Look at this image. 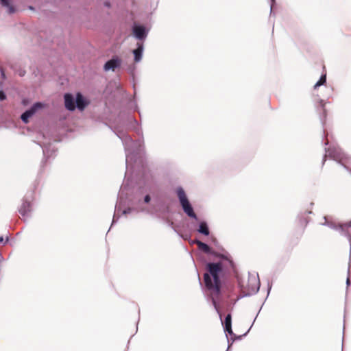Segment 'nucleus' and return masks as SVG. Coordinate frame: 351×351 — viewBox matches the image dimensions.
Wrapping results in <instances>:
<instances>
[{"label":"nucleus","mask_w":351,"mask_h":351,"mask_svg":"<svg viewBox=\"0 0 351 351\" xmlns=\"http://www.w3.org/2000/svg\"><path fill=\"white\" fill-rule=\"evenodd\" d=\"M130 121L135 125V126L133 127L134 131L143 138V130L139 122L134 117H130ZM114 133L121 141L124 147L126 167L125 177L128 170L130 169H132L134 164L136 162L138 156L141 152V147L143 143V139L134 141L126 132L117 128H115Z\"/></svg>","instance_id":"f257e3e1"},{"label":"nucleus","mask_w":351,"mask_h":351,"mask_svg":"<svg viewBox=\"0 0 351 351\" xmlns=\"http://www.w3.org/2000/svg\"><path fill=\"white\" fill-rule=\"evenodd\" d=\"M219 261L217 262H208L206 264V272L204 274V286L206 289L213 292L217 296L221 293L222 282L221 278L223 276L224 265L222 261H227L232 269H234L233 260L227 254H220Z\"/></svg>","instance_id":"f03ea898"},{"label":"nucleus","mask_w":351,"mask_h":351,"mask_svg":"<svg viewBox=\"0 0 351 351\" xmlns=\"http://www.w3.org/2000/svg\"><path fill=\"white\" fill-rule=\"evenodd\" d=\"M176 194L183 213L190 219L198 221L196 229L197 232L204 237L210 236V231L208 222L206 220L199 221L194 208L184 189L182 186H178L176 189Z\"/></svg>","instance_id":"7ed1b4c3"},{"label":"nucleus","mask_w":351,"mask_h":351,"mask_svg":"<svg viewBox=\"0 0 351 351\" xmlns=\"http://www.w3.org/2000/svg\"><path fill=\"white\" fill-rule=\"evenodd\" d=\"M212 303H213V305L215 309V311H217V313H218L219 317H220V319H221V324L223 326V330L226 333V337L227 338V341H228V348H227V350L228 351L230 347V346L232 345V342L235 340V339H241L242 338L243 336H245L248 332L250 330L251 328L252 327L257 316L258 315L261 308H262V306L261 307V308L259 309L258 312L257 313L256 317H254V321L251 325V326L250 327V328L247 330L246 332H245L243 335H241V336H237L232 331V315L230 313H228L226 315L224 320L222 319V317H221V313L219 310V305L216 301V300L214 298H212Z\"/></svg>","instance_id":"20e7f679"},{"label":"nucleus","mask_w":351,"mask_h":351,"mask_svg":"<svg viewBox=\"0 0 351 351\" xmlns=\"http://www.w3.org/2000/svg\"><path fill=\"white\" fill-rule=\"evenodd\" d=\"M130 191V186L128 183H123L119 189L118 193L117 202L114 207V213L112 220L111 226L108 229V232L110 231L111 227L117 223L121 215H126L127 214L131 213L134 211L135 209L131 207H128L122 210L124 206L125 199H129V193Z\"/></svg>","instance_id":"39448f33"},{"label":"nucleus","mask_w":351,"mask_h":351,"mask_svg":"<svg viewBox=\"0 0 351 351\" xmlns=\"http://www.w3.org/2000/svg\"><path fill=\"white\" fill-rule=\"evenodd\" d=\"M327 157L340 164L351 173V156L346 154L339 145L332 144L328 147H325L322 165H324Z\"/></svg>","instance_id":"423d86ee"},{"label":"nucleus","mask_w":351,"mask_h":351,"mask_svg":"<svg viewBox=\"0 0 351 351\" xmlns=\"http://www.w3.org/2000/svg\"><path fill=\"white\" fill-rule=\"evenodd\" d=\"M64 103L68 111L73 112L77 109L82 112L89 105L90 101L81 92H77L75 95L66 93L64 95Z\"/></svg>","instance_id":"0eeeda50"},{"label":"nucleus","mask_w":351,"mask_h":351,"mask_svg":"<svg viewBox=\"0 0 351 351\" xmlns=\"http://www.w3.org/2000/svg\"><path fill=\"white\" fill-rule=\"evenodd\" d=\"M36 188V184H34V189L28 191L22 199L21 204L18 208L19 213L25 222L32 217L33 211V203L35 199L34 190Z\"/></svg>","instance_id":"6e6552de"},{"label":"nucleus","mask_w":351,"mask_h":351,"mask_svg":"<svg viewBox=\"0 0 351 351\" xmlns=\"http://www.w3.org/2000/svg\"><path fill=\"white\" fill-rule=\"evenodd\" d=\"M324 222L321 224L339 232L341 235L348 239L351 247V221L345 223L337 224L333 221H328V217L326 216L324 217Z\"/></svg>","instance_id":"1a4fd4ad"},{"label":"nucleus","mask_w":351,"mask_h":351,"mask_svg":"<svg viewBox=\"0 0 351 351\" xmlns=\"http://www.w3.org/2000/svg\"><path fill=\"white\" fill-rule=\"evenodd\" d=\"M38 144L42 147L43 153V160L40 164V168L42 169L46 162L56 156L57 148L51 143H42Z\"/></svg>","instance_id":"9d476101"},{"label":"nucleus","mask_w":351,"mask_h":351,"mask_svg":"<svg viewBox=\"0 0 351 351\" xmlns=\"http://www.w3.org/2000/svg\"><path fill=\"white\" fill-rule=\"evenodd\" d=\"M149 29L144 25L138 23H134L132 25V33L133 37L138 42H143L147 38Z\"/></svg>","instance_id":"9b49d317"},{"label":"nucleus","mask_w":351,"mask_h":351,"mask_svg":"<svg viewBox=\"0 0 351 351\" xmlns=\"http://www.w3.org/2000/svg\"><path fill=\"white\" fill-rule=\"evenodd\" d=\"M45 107V104L42 101L35 102L29 108L25 110L21 115V119L24 123H28L29 119L32 117L36 112Z\"/></svg>","instance_id":"f8f14e48"},{"label":"nucleus","mask_w":351,"mask_h":351,"mask_svg":"<svg viewBox=\"0 0 351 351\" xmlns=\"http://www.w3.org/2000/svg\"><path fill=\"white\" fill-rule=\"evenodd\" d=\"M261 282L258 278V275L249 276L247 289L248 292L246 293L243 296H251L256 294L260 289Z\"/></svg>","instance_id":"ddd939ff"},{"label":"nucleus","mask_w":351,"mask_h":351,"mask_svg":"<svg viewBox=\"0 0 351 351\" xmlns=\"http://www.w3.org/2000/svg\"><path fill=\"white\" fill-rule=\"evenodd\" d=\"M122 60L118 56H113L110 59L107 60L103 67L104 71H114L116 69L121 67Z\"/></svg>","instance_id":"4468645a"},{"label":"nucleus","mask_w":351,"mask_h":351,"mask_svg":"<svg viewBox=\"0 0 351 351\" xmlns=\"http://www.w3.org/2000/svg\"><path fill=\"white\" fill-rule=\"evenodd\" d=\"M144 51V44L143 42H138L136 43V48L132 50L134 55V61L139 62L141 61Z\"/></svg>","instance_id":"2eb2a0df"},{"label":"nucleus","mask_w":351,"mask_h":351,"mask_svg":"<svg viewBox=\"0 0 351 351\" xmlns=\"http://www.w3.org/2000/svg\"><path fill=\"white\" fill-rule=\"evenodd\" d=\"M1 7L7 9L6 12L8 14H14L17 11L16 6L11 0H1Z\"/></svg>","instance_id":"dca6fc26"},{"label":"nucleus","mask_w":351,"mask_h":351,"mask_svg":"<svg viewBox=\"0 0 351 351\" xmlns=\"http://www.w3.org/2000/svg\"><path fill=\"white\" fill-rule=\"evenodd\" d=\"M319 108H321L322 112H319V119L322 126H324L326 123V119L327 117V112L325 108V102L323 99H320L319 101Z\"/></svg>","instance_id":"f3484780"},{"label":"nucleus","mask_w":351,"mask_h":351,"mask_svg":"<svg viewBox=\"0 0 351 351\" xmlns=\"http://www.w3.org/2000/svg\"><path fill=\"white\" fill-rule=\"evenodd\" d=\"M307 214H312V211H305L304 213H300L298 216L300 225L303 226L304 228L308 225L309 222V218L305 216Z\"/></svg>","instance_id":"a211bd4d"},{"label":"nucleus","mask_w":351,"mask_h":351,"mask_svg":"<svg viewBox=\"0 0 351 351\" xmlns=\"http://www.w3.org/2000/svg\"><path fill=\"white\" fill-rule=\"evenodd\" d=\"M197 248L199 251L205 253L206 254L209 255L210 253H212V247L203 241H198Z\"/></svg>","instance_id":"6ab92c4d"},{"label":"nucleus","mask_w":351,"mask_h":351,"mask_svg":"<svg viewBox=\"0 0 351 351\" xmlns=\"http://www.w3.org/2000/svg\"><path fill=\"white\" fill-rule=\"evenodd\" d=\"M326 83V75L323 74L321 75L319 80L315 84L314 88L316 89L318 87L324 85Z\"/></svg>","instance_id":"aec40b11"},{"label":"nucleus","mask_w":351,"mask_h":351,"mask_svg":"<svg viewBox=\"0 0 351 351\" xmlns=\"http://www.w3.org/2000/svg\"><path fill=\"white\" fill-rule=\"evenodd\" d=\"M210 241L212 245H213L215 247H216L219 250H221V251L224 250V249L221 246V245H220L219 242L218 241V240L217 239V238L215 237L214 236L210 237Z\"/></svg>","instance_id":"412c9836"},{"label":"nucleus","mask_w":351,"mask_h":351,"mask_svg":"<svg viewBox=\"0 0 351 351\" xmlns=\"http://www.w3.org/2000/svg\"><path fill=\"white\" fill-rule=\"evenodd\" d=\"M172 228H173V231H174L175 232H176V233L179 235V237H180V238H182V239H184V240H185V241H190V239H191V237H190V235H189V234H184L179 233V232H178V230H177L175 228L172 227Z\"/></svg>","instance_id":"4be33fe9"},{"label":"nucleus","mask_w":351,"mask_h":351,"mask_svg":"<svg viewBox=\"0 0 351 351\" xmlns=\"http://www.w3.org/2000/svg\"><path fill=\"white\" fill-rule=\"evenodd\" d=\"M211 252L212 253H210L209 255H212L215 258H219V255L221 254L220 252H216V251L213 250V249L211 250Z\"/></svg>","instance_id":"5701e85b"},{"label":"nucleus","mask_w":351,"mask_h":351,"mask_svg":"<svg viewBox=\"0 0 351 351\" xmlns=\"http://www.w3.org/2000/svg\"><path fill=\"white\" fill-rule=\"evenodd\" d=\"M16 72L18 73V75L20 77H23L25 75V73H26V71L24 69H19Z\"/></svg>","instance_id":"b1692460"},{"label":"nucleus","mask_w":351,"mask_h":351,"mask_svg":"<svg viewBox=\"0 0 351 351\" xmlns=\"http://www.w3.org/2000/svg\"><path fill=\"white\" fill-rule=\"evenodd\" d=\"M143 201L145 204H148L151 201V196L149 194H147L144 196Z\"/></svg>","instance_id":"393cba45"},{"label":"nucleus","mask_w":351,"mask_h":351,"mask_svg":"<svg viewBox=\"0 0 351 351\" xmlns=\"http://www.w3.org/2000/svg\"><path fill=\"white\" fill-rule=\"evenodd\" d=\"M275 4H276V0H271V3H270V14H271L273 13V9H274V7Z\"/></svg>","instance_id":"a878e982"},{"label":"nucleus","mask_w":351,"mask_h":351,"mask_svg":"<svg viewBox=\"0 0 351 351\" xmlns=\"http://www.w3.org/2000/svg\"><path fill=\"white\" fill-rule=\"evenodd\" d=\"M198 241H201L200 240H199L198 239H190V241H189V243L191 244V245H194V244H196L197 246H198Z\"/></svg>","instance_id":"bb28decb"},{"label":"nucleus","mask_w":351,"mask_h":351,"mask_svg":"<svg viewBox=\"0 0 351 351\" xmlns=\"http://www.w3.org/2000/svg\"><path fill=\"white\" fill-rule=\"evenodd\" d=\"M133 104H134V110L138 112V113L141 115V112H140V110L138 108V106L136 102L135 101H134Z\"/></svg>","instance_id":"cd10ccee"},{"label":"nucleus","mask_w":351,"mask_h":351,"mask_svg":"<svg viewBox=\"0 0 351 351\" xmlns=\"http://www.w3.org/2000/svg\"><path fill=\"white\" fill-rule=\"evenodd\" d=\"M8 241H9L8 237H6L5 239H4L3 237L1 236V245H5L8 243Z\"/></svg>","instance_id":"c85d7f7f"},{"label":"nucleus","mask_w":351,"mask_h":351,"mask_svg":"<svg viewBox=\"0 0 351 351\" xmlns=\"http://www.w3.org/2000/svg\"><path fill=\"white\" fill-rule=\"evenodd\" d=\"M29 99H27V98H23V99H22V104H23V106H27V105H28V104H29Z\"/></svg>","instance_id":"c756f323"},{"label":"nucleus","mask_w":351,"mask_h":351,"mask_svg":"<svg viewBox=\"0 0 351 351\" xmlns=\"http://www.w3.org/2000/svg\"><path fill=\"white\" fill-rule=\"evenodd\" d=\"M6 99V94L1 89V101Z\"/></svg>","instance_id":"7c9ffc66"},{"label":"nucleus","mask_w":351,"mask_h":351,"mask_svg":"<svg viewBox=\"0 0 351 351\" xmlns=\"http://www.w3.org/2000/svg\"><path fill=\"white\" fill-rule=\"evenodd\" d=\"M5 79H6V75L3 69L1 68V80H3Z\"/></svg>","instance_id":"2f4dec72"},{"label":"nucleus","mask_w":351,"mask_h":351,"mask_svg":"<svg viewBox=\"0 0 351 351\" xmlns=\"http://www.w3.org/2000/svg\"><path fill=\"white\" fill-rule=\"evenodd\" d=\"M271 289V284H268V287H267V295L269 294V292Z\"/></svg>","instance_id":"473e14b6"},{"label":"nucleus","mask_w":351,"mask_h":351,"mask_svg":"<svg viewBox=\"0 0 351 351\" xmlns=\"http://www.w3.org/2000/svg\"><path fill=\"white\" fill-rule=\"evenodd\" d=\"M104 5L107 8H110V3L109 1H105L104 2Z\"/></svg>","instance_id":"72a5a7b5"},{"label":"nucleus","mask_w":351,"mask_h":351,"mask_svg":"<svg viewBox=\"0 0 351 351\" xmlns=\"http://www.w3.org/2000/svg\"><path fill=\"white\" fill-rule=\"evenodd\" d=\"M350 278H349V277H348L346 279V286L348 287V286H350Z\"/></svg>","instance_id":"f704fd0d"},{"label":"nucleus","mask_w":351,"mask_h":351,"mask_svg":"<svg viewBox=\"0 0 351 351\" xmlns=\"http://www.w3.org/2000/svg\"><path fill=\"white\" fill-rule=\"evenodd\" d=\"M197 276H198V281H199V285L202 286V281H201V279H200V278H199V274H198V273H197Z\"/></svg>","instance_id":"c9c22d12"},{"label":"nucleus","mask_w":351,"mask_h":351,"mask_svg":"<svg viewBox=\"0 0 351 351\" xmlns=\"http://www.w3.org/2000/svg\"><path fill=\"white\" fill-rule=\"evenodd\" d=\"M323 132H324V137L326 138L327 137V134H326L325 130H323Z\"/></svg>","instance_id":"e433bc0d"},{"label":"nucleus","mask_w":351,"mask_h":351,"mask_svg":"<svg viewBox=\"0 0 351 351\" xmlns=\"http://www.w3.org/2000/svg\"><path fill=\"white\" fill-rule=\"evenodd\" d=\"M328 143H328V141L327 140V141L324 143L325 146L328 145Z\"/></svg>","instance_id":"4c0bfd02"},{"label":"nucleus","mask_w":351,"mask_h":351,"mask_svg":"<svg viewBox=\"0 0 351 351\" xmlns=\"http://www.w3.org/2000/svg\"><path fill=\"white\" fill-rule=\"evenodd\" d=\"M29 10H34V8L33 6L30 5V6H29Z\"/></svg>","instance_id":"58836bf2"},{"label":"nucleus","mask_w":351,"mask_h":351,"mask_svg":"<svg viewBox=\"0 0 351 351\" xmlns=\"http://www.w3.org/2000/svg\"><path fill=\"white\" fill-rule=\"evenodd\" d=\"M1 262L4 260L2 256L1 257Z\"/></svg>","instance_id":"ea45409f"}]
</instances>
